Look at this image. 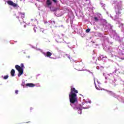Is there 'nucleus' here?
I'll return each mask as SVG.
<instances>
[{
    "mask_svg": "<svg viewBox=\"0 0 124 124\" xmlns=\"http://www.w3.org/2000/svg\"><path fill=\"white\" fill-rule=\"evenodd\" d=\"M78 91L76 90L75 88L71 87V92L69 94L70 105L74 108V110H78V114H82V109H89L90 106H88V102L86 100H83L81 105H78V99L77 98V94Z\"/></svg>",
    "mask_w": 124,
    "mask_h": 124,
    "instance_id": "nucleus-1",
    "label": "nucleus"
},
{
    "mask_svg": "<svg viewBox=\"0 0 124 124\" xmlns=\"http://www.w3.org/2000/svg\"><path fill=\"white\" fill-rule=\"evenodd\" d=\"M15 67L16 70L18 71L19 73L18 74V77H20L21 75H23L24 73V68H25V66H24V64L21 63L20 64V66L18 65H16L15 66Z\"/></svg>",
    "mask_w": 124,
    "mask_h": 124,
    "instance_id": "nucleus-2",
    "label": "nucleus"
},
{
    "mask_svg": "<svg viewBox=\"0 0 124 124\" xmlns=\"http://www.w3.org/2000/svg\"><path fill=\"white\" fill-rule=\"evenodd\" d=\"M104 76L105 77V79L107 80V79H108L109 80H110V83H115L116 81V79H115V76L112 74H108L107 73H104L103 74Z\"/></svg>",
    "mask_w": 124,
    "mask_h": 124,
    "instance_id": "nucleus-3",
    "label": "nucleus"
},
{
    "mask_svg": "<svg viewBox=\"0 0 124 124\" xmlns=\"http://www.w3.org/2000/svg\"><path fill=\"white\" fill-rule=\"evenodd\" d=\"M118 53L119 56H118L120 59H121L122 60H124V49H122V50H121L120 49H118Z\"/></svg>",
    "mask_w": 124,
    "mask_h": 124,
    "instance_id": "nucleus-4",
    "label": "nucleus"
},
{
    "mask_svg": "<svg viewBox=\"0 0 124 124\" xmlns=\"http://www.w3.org/2000/svg\"><path fill=\"white\" fill-rule=\"evenodd\" d=\"M7 3L9 5H11L12 6H14V7H17V6H18L17 4L13 2L12 1H7Z\"/></svg>",
    "mask_w": 124,
    "mask_h": 124,
    "instance_id": "nucleus-5",
    "label": "nucleus"
},
{
    "mask_svg": "<svg viewBox=\"0 0 124 124\" xmlns=\"http://www.w3.org/2000/svg\"><path fill=\"white\" fill-rule=\"evenodd\" d=\"M43 54L44 55V56L47 57V58H50V59H52V57H51V56H52V53L47 51L46 53L43 52Z\"/></svg>",
    "mask_w": 124,
    "mask_h": 124,
    "instance_id": "nucleus-6",
    "label": "nucleus"
},
{
    "mask_svg": "<svg viewBox=\"0 0 124 124\" xmlns=\"http://www.w3.org/2000/svg\"><path fill=\"white\" fill-rule=\"evenodd\" d=\"M95 80H96V82H97V83L98 85H100V83H99V82H98V80H97L95 78H94L95 87L96 90H98V91H102V89H101V88H98V87H97V86H96V84L95 83Z\"/></svg>",
    "mask_w": 124,
    "mask_h": 124,
    "instance_id": "nucleus-7",
    "label": "nucleus"
},
{
    "mask_svg": "<svg viewBox=\"0 0 124 124\" xmlns=\"http://www.w3.org/2000/svg\"><path fill=\"white\" fill-rule=\"evenodd\" d=\"M116 15L115 16V19H114V20H116L117 19H118V15H120V14H121V13L120 12V11H118V9L116 10Z\"/></svg>",
    "mask_w": 124,
    "mask_h": 124,
    "instance_id": "nucleus-8",
    "label": "nucleus"
},
{
    "mask_svg": "<svg viewBox=\"0 0 124 124\" xmlns=\"http://www.w3.org/2000/svg\"><path fill=\"white\" fill-rule=\"evenodd\" d=\"M26 86L27 87H34V86L35 85L33 83H27L26 84Z\"/></svg>",
    "mask_w": 124,
    "mask_h": 124,
    "instance_id": "nucleus-9",
    "label": "nucleus"
},
{
    "mask_svg": "<svg viewBox=\"0 0 124 124\" xmlns=\"http://www.w3.org/2000/svg\"><path fill=\"white\" fill-rule=\"evenodd\" d=\"M18 14L20 16V17H21V18L23 19V18L25 17V13H21L19 12Z\"/></svg>",
    "mask_w": 124,
    "mask_h": 124,
    "instance_id": "nucleus-10",
    "label": "nucleus"
},
{
    "mask_svg": "<svg viewBox=\"0 0 124 124\" xmlns=\"http://www.w3.org/2000/svg\"><path fill=\"white\" fill-rule=\"evenodd\" d=\"M11 75L13 77H14L15 75V70L14 69H12L11 71Z\"/></svg>",
    "mask_w": 124,
    "mask_h": 124,
    "instance_id": "nucleus-11",
    "label": "nucleus"
},
{
    "mask_svg": "<svg viewBox=\"0 0 124 124\" xmlns=\"http://www.w3.org/2000/svg\"><path fill=\"white\" fill-rule=\"evenodd\" d=\"M108 93L110 95H112V96H113L114 97H116V94H115V93L111 92V91H109L108 92Z\"/></svg>",
    "mask_w": 124,
    "mask_h": 124,
    "instance_id": "nucleus-12",
    "label": "nucleus"
},
{
    "mask_svg": "<svg viewBox=\"0 0 124 124\" xmlns=\"http://www.w3.org/2000/svg\"><path fill=\"white\" fill-rule=\"evenodd\" d=\"M46 4L47 5H51L52 4V1H51V0H47Z\"/></svg>",
    "mask_w": 124,
    "mask_h": 124,
    "instance_id": "nucleus-13",
    "label": "nucleus"
},
{
    "mask_svg": "<svg viewBox=\"0 0 124 124\" xmlns=\"http://www.w3.org/2000/svg\"><path fill=\"white\" fill-rule=\"evenodd\" d=\"M58 38H60V36H59V35L56 36V40L58 42L61 43V41L60 40H59Z\"/></svg>",
    "mask_w": 124,
    "mask_h": 124,
    "instance_id": "nucleus-14",
    "label": "nucleus"
},
{
    "mask_svg": "<svg viewBox=\"0 0 124 124\" xmlns=\"http://www.w3.org/2000/svg\"><path fill=\"white\" fill-rule=\"evenodd\" d=\"M3 79H4L5 80H6V79H8V76H5L3 78Z\"/></svg>",
    "mask_w": 124,
    "mask_h": 124,
    "instance_id": "nucleus-15",
    "label": "nucleus"
},
{
    "mask_svg": "<svg viewBox=\"0 0 124 124\" xmlns=\"http://www.w3.org/2000/svg\"><path fill=\"white\" fill-rule=\"evenodd\" d=\"M94 19L95 21H98V18H97V17H95L94 18Z\"/></svg>",
    "mask_w": 124,
    "mask_h": 124,
    "instance_id": "nucleus-16",
    "label": "nucleus"
},
{
    "mask_svg": "<svg viewBox=\"0 0 124 124\" xmlns=\"http://www.w3.org/2000/svg\"><path fill=\"white\" fill-rule=\"evenodd\" d=\"M90 31H91V30H90V29H88L87 30H86V31L87 32H90Z\"/></svg>",
    "mask_w": 124,
    "mask_h": 124,
    "instance_id": "nucleus-17",
    "label": "nucleus"
},
{
    "mask_svg": "<svg viewBox=\"0 0 124 124\" xmlns=\"http://www.w3.org/2000/svg\"><path fill=\"white\" fill-rule=\"evenodd\" d=\"M18 90H16L15 91V93H16V94H18Z\"/></svg>",
    "mask_w": 124,
    "mask_h": 124,
    "instance_id": "nucleus-18",
    "label": "nucleus"
},
{
    "mask_svg": "<svg viewBox=\"0 0 124 124\" xmlns=\"http://www.w3.org/2000/svg\"><path fill=\"white\" fill-rule=\"evenodd\" d=\"M40 31H42V32H44V30L43 29H41Z\"/></svg>",
    "mask_w": 124,
    "mask_h": 124,
    "instance_id": "nucleus-19",
    "label": "nucleus"
},
{
    "mask_svg": "<svg viewBox=\"0 0 124 124\" xmlns=\"http://www.w3.org/2000/svg\"><path fill=\"white\" fill-rule=\"evenodd\" d=\"M121 84H122L123 85H124V81H121Z\"/></svg>",
    "mask_w": 124,
    "mask_h": 124,
    "instance_id": "nucleus-20",
    "label": "nucleus"
},
{
    "mask_svg": "<svg viewBox=\"0 0 124 124\" xmlns=\"http://www.w3.org/2000/svg\"><path fill=\"white\" fill-rule=\"evenodd\" d=\"M119 25H121V26H124V24L123 23H119Z\"/></svg>",
    "mask_w": 124,
    "mask_h": 124,
    "instance_id": "nucleus-21",
    "label": "nucleus"
},
{
    "mask_svg": "<svg viewBox=\"0 0 124 124\" xmlns=\"http://www.w3.org/2000/svg\"><path fill=\"white\" fill-rule=\"evenodd\" d=\"M54 1V2H57V0H52Z\"/></svg>",
    "mask_w": 124,
    "mask_h": 124,
    "instance_id": "nucleus-22",
    "label": "nucleus"
},
{
    "mask_svg": "<svg viewBox=\"0 0 124 124\" xmlns=\"http://www.w3.org/2000/svg\"><path fill=\"white\" fill-rule=\"evenodd\" d=\"M36 87H40V85L38 84V85H36Z\"/></svg>",
    "mask_w": 124,
    "mask_h": 124,
    "instance_id": "nucleus-23",
    "label": "nucleus"
},
{
    "mask_svg": "<svg viewBox=\"0 0 124 124\" xmlns=\"http://www.w3.org/2000/svg\"><path fill=\"white\" fill-rule=\"evenodd\" d=\"M88 102L91 104L92 103V101H89Z\"/></svg>",
    "mask_w": 124,
    "mask_h": 124,
    "instance_id": "nucleus-24",
    "label": "nucleus"
},
{
    "mask_svg": "<svg viewBox=\"0 0 124 124\" xmlns=\"http://www.w3.org/2000/svg\"><path fill=\"white\" fill-rule=\"evenodd\" d=\"M34 31H35V32H36V31H35V28H34Z\"/></svg>",
    "mask_w": 124,
    "mask_h": 124,
    "instance_id": "nucleus-25",
    "label": "nucleus"
},
{
    "mask_svg": "<svg viewBox=\"0 0 124 124\" xmlns=\"http://www.w3.org/2000/svg\"><path fill=\"white\" fill-rule=\"evenodd\" d=\"M100 58H103V56L101 55V56H100Z\"/></svg>",
    "mask_w": 124,
    "mask_h": 124,
    "instance_id": "nucleus-26",
    "label": "nucleus"
},
{
    "mask_svg": "<svg viewBox=\"0 0 124 124\" xmlns=\"http://www.w3.org/2000/svg\"><path fill=\"white\" fill-rule=\"evenodd\" d=\"M68 58L69 59H70V56H68Z\"/></svg>",
    "mask_w": 124,
    "mask_h": 124,
    "instance_id": "nucleus-27",
    "label": "nucleus"
},
{
    "mask_svg": "<svg viewBox=\"0 0 124 124\" xmlns=\"http://www.w3.org/2000/svg\"><path fill=\"white\" fill-rule=\"evenodd\" d=\"M102 5H104V4H103V3H102Z\"/></svg>",
    "mask_w": 124,
    "mask_h": 124,
    "instance_id": "nucleus-28",
    "label": "nucleus"
},
{
    "mask_svg": "<svg viewBox=\"0 0 124 124\" xmlns=\"http://www.w3.org/2000/svg\"><path fill=\"white\" fill-rule=\"evenodd\" d=\"M32 109V108H31L30 109L31 110Z\"/></svg>",
    "mask_w": 124,
    "mask_h": 124,
    "instance_id": "nucleus-29",
    "label": "nucleus"
},
{
    "mask_svg": "<svg viewBox=\"0 0 124 124\" xmlns=\"http://www.w3.org/2000/svg\"><path fill=\"white\" fill-rule=\"evenodd\" d=\"M24 28H26V25H24Z\"/></svg>",
    "mask_w": 124,
    "mask_h": 124,
    "instance_id": "nucleus-30",
    "label": "nucleus"
},
{
    "mask_svg": "<svg viewBox=\"0 0 124 124\" xmlns=\"http://www.w3.org/2000/svg\"><path fill=\"white\" fill-rule=\"evenodd\" d=\"M46 23H47V22H45V24H46Z\"/></svg>",
    "mask_w": 124,
    "mask_h": 124,
    "instance_id": "nucleus-31",
    "label": "nucleus"
},
{
    "mask_svg": "<svg viewBox=\"0 0 124 124\" xmlns=\"http://www.w3.org/2000/svg\"><path fill=\"white\" fill-rule=\"evenodd\" d=\"M28 58H30V56H28Z\"/></svg>",
    "mask_w": 124,
    "mask_h": 124,
    "instance_id": "nucleus-32",
    "label": "nucleus"
},
{
    "mask_svg": "<svg viewBox=\"0 0 124 124\" xmlns=\"http://www.w3.org/2000/svg\"><path fill=\"white\" fill-rule=\"evenodd\" d=\"M17 18H18V16H17Z\"/></svg>",
    "mask_w": 124,
    "mask_h": 124,
    "instance_id": "nucleus-33",
    "label": "nucleus"
}]
</instances>
